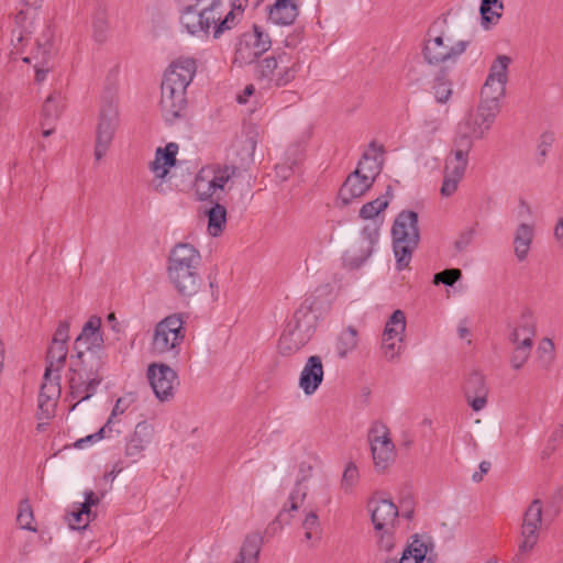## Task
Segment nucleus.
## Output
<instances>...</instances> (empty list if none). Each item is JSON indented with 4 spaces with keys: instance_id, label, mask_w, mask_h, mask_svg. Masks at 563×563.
<instances>
[{
    "instance_id": "60",
    "label": "nucleus",
    "mask_w": 563,
    "mask_h": 563,
    "mask_svg": "<svg viewBox=\"0 0 563 563\" xmlns=\"http://www.w3.org/2000/svg\"><path fill=\"white\" fill-rule=\"evenodd\" d=\"M99 501L100 498L92 490H86L85 501L81 503L79 506L86 509L87 511H91V507L97 506Z\"/></svg>"
},
{
    "instance_id": "19",
    "label": "nucleus",
    "mask_w": 563,
    "mask_h": 563,
    "mask_svg": "<svg viewBox=\"0 0 563 563\" xmlns=\"http://www.w3.org/2000/svg\"><path fill=\"white\" fill-rule=\"evenodd\" d=\"M541 522L542 503L539 499H534L523 514L521 526L522 541L518 548L520 554L531 551L537 544Z\"/></svg>"
},
{
    "instance_id": "36",
    "label": "nucleus",
    "mask_w": 563,
    "mask_h": 563,
    "mask_svg": "<svg viewBox=\"0 0 563 563\" xmlns=\"http://www.w3.org/2000/svg\"><path fill=\"white\" fill-rule=\"evenodd\" d=\"M68 354L67 345L53 344L51 343L47 351V366L45 371H49L52 374H60L64 368Z\"/></svg>"
},
{
    "instance_id": "47",
    "label": "nucleus",
    "mask_w": 563,
    "mask_h": 563,
    "mask_svg": "<svg viewBox=\"0 0 563 563\" xmlns=\"http://www.w3.org/2000/svg\"><path fill=\"white\" fill-rule=\"evenodd\" d=\"M16 522L22 529L35 531V528L32 526L33 510L27 499L22 500L19 505Z\"/></svg>"
},
{
    "instance_id": "1",
    "label": "nucleus",
    "mask_w": 563,
    "mask_h": 563,
    "mask_svg": "<svg viewBox=\"0 0 563 563\" xmlns=\"http://www.w3.org/2000/svg\"><path fill=\"white\" fill-rule=\"evenodd\" d=\"M76 355L70 357L69 389L76 406L91 398L102 382L101 369L106 364L104 341L101 333V318L92 316L76 338Z\"/></svg>"
},
{
    "instance_id": "8",
    "label": "nucleus",
    "mask_w": 563,
    "mask_h": 563,
    "mask_svg": "<svg viewBox=\"0 0 563 563\" xmlns=\"http://www.w3.org/2000/svg\"><path fill=\"white\" fill-rule=\"evenodd\" d=\"M468 45V41L453 42L450 36L434 34L433 30H429L422 47V57L428 65L446 70L450 65L456 63Z\"/></svg>"
},
{
    "instance_id": "57",
    "label": "nucleus",
    "mask_w": 563,
    "mask_h": 563,
    "mask_svg": "<svg viewBox=\"0 0 563 563\" xmlns=\"http://www.w3.org/2000/svg\"><path fill=\"white\" fill-rule=\"evenodd\" d=\"M401 342L402 340L391 339L390 341H386L385 338H383L382 349L388 360H394L398 355Z\"/></svg>"
},
{
    "instance_id": "58",
    "label": "nucleus",
    "mask_w": 563,
    "mask_h": 563,
    "mask_svg": "<svg viewBox=\"0 0 563 563\" xmlns=\"http://www.w3.org/2000/svg\"><path fill=\"white\" fill-rule=\"evenodd\" d=\"M129 406H130V401H129V399H128V398H125V397H121V398H119V399L117 400V402H115V405H114L113 409H112V412H111V415H110V417H109V419H108V421H107V424H108L109 427H111V428H112V426H113V423H114V419H115L118 416H120V415L124 413V412H125V410L129 408Z\"/></svg>"
},
{
    "instance_id": "40",
    "label": "nucleus",
    "mask_w": 563,
    "mask_h": 563,
    "mask_svg": "<svg viewBox=\"0 0 563 563\" xmlns=\"http://www.w3.org/2000/svg\"><path fill=\"white\" fill-rule=\"evenodd\" d=\"M358 343L357 331L353 327H347L343 330L336 342V352L338 355L344 358L349 353L354 351Z\"/></svg>"
},
{
    "instance_id": "38",
    "label": "nucleus",
    "mask_w": 563,
    "mask_h": 563,
    "mask_svg": "<svg viewBox=\"0 0 563 563\" xmlns=\"http://www.w3.org/2000/svg\"><path fill=\"white\" fill-rule=\"evenodd\" d=\"M65 109V98L59 92L51 93L43 104V117L46 123L54 122Z\"/></svg>"
},
{
    "instance_id": "44",
    "label": "nucleus",
    "mask_w": 563,
    "mask_h": 563,
    "mask_svg": "<svg viewBox=\"0 0 563 563\" xmlns=\"http://www.w3.org/2000/svg\"><path fill=\"white\" fill-rule=\"evenodd\" d=\"M504 4L500 0H482L481 3V16L483 24L496 22L501 16Z\"/></svg>"
},
{
    "instance_id": "3",
    "label": "nucleus",
    "mask_w": 563,
    "mask_h": 563,
    "mask_svg": "<svg viewBox=\"0 0 563 563\" xmlns=\"http://www.w3.org/2000/svg\"><path fill=\"white\" fill-rule=\"evenodd\" d=\"M180 12V24L191 35L208 34L219 38L232 30L249 5V0H189Z\"/></svg>"
},
{
    "instance_id": "4",
    "label": "nucleus",
    "mask_w": 563,
    "mask_h": 563,
    "mask_svg": "<svg viewBox=\"0 0 563 563\" xmlns=\"http://www.w3.org/2000/svg\"><path fill=\"white\" fill-rule=\"evenodd\" d=\"M167 264L168 279L179 295L190 297L198 292L202 279L199 273L201 256L197 249L188 243L176 244Z\"/></svg>"
},
{
    "instance_id": "18",
    "label": "nucleus",
    "mask_w": 563,
    "mask_h": 563,
    "mask_svg": "<svg viewBox=\"0 0 563 563\" xmlns=\"http://www.w3.org/2000/svg\"><path fill=\"white\" fill-rule=\"evenodd\" d=\"M161 90V112L164 120L172 124L185 113L187 107V89L162 81Z\"/></svg>"
},
{
    "instance_id": "33",
    "label": "nucleus",
    "mask_w": 563,
    "mask_h": 563,
    "mask_svg": "<svg viewBox=\"0 0 563 563\" xmlns=\"http://www.w3.org/2000/svg\"><path fill=\"white\" fill-rule=\"evenodd\" d=\"M316 321L317 317L312 312V301L306 299L295 311L292 319L288 323L313 334Z\"/></svg>"
},
{
    "instance_id": "23",
    "label": "nucleus",
    "mask_w": 563,
    "mask_h": 563,
    "mask_svg": "<svg viewBox=\"0 0 563 563\" xmlns=\"http://www.w3.org/2000/svg\"><path fill=\"white\" fill-rule=\"evenodd\" d=\"M323 365L318 355L310 356L299 376V387L307 396L313 395L323 380Z\"/></svg>"
},
{
    "instance_id": "62",
    "label": "nucleus",
    "mask_w": 563,
    "mask_h": 563,
    "mask_svg": "<svg viewBox=\"0 0 563 563\" xmlns=\"http://www.w3.org/2000/svg\"><path fill=\"white\" fill-rule=\"evenodd\" d=\"M553 238L556 244L563 247V217H560L556 220V223L553 229Z\"/></svg>"
},
{
    "instance_id": "17",
    "label": "nucleus",
    "mask_w": 563,
    "mask_h": 563,
    "mask_svg": "<svg viewBox=\"0 0 563 563\" xmlns=\"http://www.w3.org/2000/svg\"><path fill=\"white\" fill-rule=\"evenodd\" d=\"M118 126V111L112 103L102 107L97 125L95 157L100 161L109 150Z\"/></svg>"
},
{
    "instance_id": "9",
    "label": "nucleus",
    "mask_w": 563,
    "mask_h": 563,
    "mask_svg": "<svg viewBox=\"0 0 563 563\" xmlns=\"http://www.w3.org/2000/svg\"><path fill=\"white\" fill-rule=\"evenodd\" d=\"M238 167L228 164H212L200 169L195 180L196 194L201 201H219Z\"/></svg>"
},
{
    "instance_id": "29",
    "label": "nucleus",
    "mask_w": 563,
    "mask_h": 563,
    "mask_svg": "<svg viewBox=\"0 0 563 563\" xmlns=\"http://www.w3.org/2000/svg\"><path fill=\"white\" fill-rule=\"evenodd\" d=\"M178 153V144L170 142L165 147H158L155 158L150 164L151 172L157 178H165L168 169L176 165V155Z\"/></svg>"
},
{
    "instance_id": "56",
    "label": "nucleus",
    "mask_w": 563,
    "mask_h": 563,
    "mask_svg": "<svg viewBox=\"0 0 563 563\" xmlns=\"http://www.w3.org/2000/svg\"><path fill=\"white\" fill-rule=\"evenodd\" d=\"M442 123L443 121L440 117L429 115L423 120L421 128L423 133L432 135L440 131Z\"/></svg>"
},
{
    "instance_id": "21",
    "label": "nucleus",
    "mask_w": 563,
    "mask_h": 563,
    "mask_svg": "<svg viewBox=\"0 0 563 563\" xmlns=\"http://www.w3.org/2000/svg\"><path fill=\"white\" fill-rule=\"evenodd\" d=\"M60 374H52L45 371L38 395V419L53 417L57 400L60 396Z\"/></svg>"
},
{
    "instance_id": "24",
    "label": "nucleus",
    "mask_w": 563,
    "mask_h": 563,
    "mask_svg": "<svg viewBox=\"0 0 563 563\" xmlns=\"http://www.w3.org/2000/svg\"><path fill=\"white\" fill-rule=\"evenodd\" d=\"M464 396L474 411H481L486 407L488 388L482 374L474 372L468 375L464 385Z\"/></svg>"
},
{
    "instance_id": "48",
    "label": "nucleus",
    "mask_w": 563,
    "mask_h": 563,
    "mask_svg": "<svg viewBox=\"0 0 563 563\" xmlns=\"http://www.w3.org/2000/svg\"><path fill=\"white\" fill-rule=\"evenodd\" d=\"M360 478V473L356 465L353 462H350L343 472L341 479V487L345 493H350L354 486L357 484Z\"/></svg>"
},
{
    "instance_id": "7",
    "label": "nucleus",
    "mask_w": 563,
    "mask_h": 563,
    "mask_svg": "<svg viewBox=\"0 0 563 563\" xmlns=\"http://www.w3.org/2000/svg\"><path fill=\"white\" fill-rule=\"evenodd\" d=\"M184 324L185 318L181 313H173L162 319L154 329L151 342L153 354L176 358L186 334Z\"/></svg>"
},
{
    "instance_id": "39",
    "label": "nucleus",
    "mask_w": 563,
    "mask_h": 563,
    "mask_svg": "<svg viewBox=\"0 0 563 563\" xmlns=\"http://www.w3.org/2000/svg\"><path fill=\"white\" fill-rule=\"evenodd\" d=\"M432 90L437 102L446 103L450 100L453 90L452 82L448 78L446 70L441 69L435 76Z\"/></svg>"
},
{
    "instance_id": "27",
    "label": "nucleus",
    "mask_w": 563,
    "mask_h": 563,
    "mask_svg": "<svg viewBox=\"0 0 563 563\" xmlns=\"http://www.w3.org/2000/svg\"><path fill=\"white\" fill-rule=\"evenodd\" d=\"M368 177L354 170L345 179L340 188L339 199L344 203H350L353 199L363 196L373 185Z\"/></svg>"
},
{
    "instance_id": "53",
    "label": "nucleus",
    "mask_w": 563,
    "mask_h": 563,
    "mask_svg": "<svg viewBox=\"0 0 563 563\" xmlns=\"http://www.w3.org/2000/svg\"><path fill=\"white\" fill-rule=\"evenodd\" d=\"M475 236V229L468 228L462 231L456 239L454 246L457 252H464L472 244Z\"/></svg>"
},
{
    "instance_id": "50",
    "label": "nucleus",
    "mask_w": 563,
    "mask_h": 563,
    "mask_svg": "<svg viewBox=\"0 0 563 563\" xmlns=\"http://www.w3.org/2000/svg\"><path fill=\"white\" fill-rule=\"evenodd\" d=\"M373 243L374 241L369 239L367 241L366 247L362 249V254L347 256L345 258V265L351 269L360 268L365 263V261L371 256L373 251Z\"/></svg>"
},
{
    "instance_id": "6",
    "label": "nucleus",
    "mask_w": 563,
    "mask_h": 563,
    "mask_svg": "<svg viewBox=\"0 0 563 563\" xmlns=\"http://www.w3.org/2000/svg\"><path fill=\"white\" fill-rule=\"evenodd\" d=\"M394 240V254L398 271L409 266L413 251L420 241L418 214L411 210L401 211L391 228Z\"/></svg>"
},
{
    "instance_id": "22",
    "label": "nucleus",
    "mask_w": 563,
    "mask_h": 563,
    "mask_svg": "<svg viewBox=\"0 0 563 563\" xmlns=\"http://www.w3.org/2000/svg\"><path fill=\"white\" fill-rule=\"evenodd\" d=\"M196 71L197 63L195 58L179 57L174 60L165 71L163 82L187 89Z\"/></svg>"
},
{
    "instance_id": "49",
    "label": "nucleus",
    "mask_w": 563,
    "mask_h": 563,
    "mask_svg": "<svg viewBox=\"0 0 563 563\" xmlns=\"http://www.w3.org/2000/svg\"><path fill=\"white\" fill-rule=\"evenodd\" d=\"M462 277V272L459 268H448L440 273L434 274L433 284H444L446 286H453Z\"/></svg>"
},
{
    "instance_id": "61",
    "label": "nucleus",
    "mask_w": 563,
    "mask_h": 563,
    "mask_svg": "<svg viewBox=\"0 0 563 563\" xmlns=\"http://www.w3.org/2000/svg\"><path fill=\"white\" fill-rule=\"evenodd\" d=\"M93 27H95V34H96L97 40L101 41L103 38L104 31L107 27L106 18L103 15L97 18L93 21Z\"/></svg>"
},
{
    "instance_id": "59",
    "label": "nucleus",
    "mask_w": 563,
    "mask_h": 563,
    "mask_svg": "<svg viewBox=\"0 0 563 563\" xmlns=\"http://www.w3.org/2000/svg\"><path fill=\"white\" fill-rule=\"evenodd\" d=\"M516 214L519 220H525L532 217V208L525 198H519Z\"/></svg>"
},
{
    "instance_id": "10",
    "label": "nucleus",
    "mask_w": 563,
    "mask_h": 563,
    "mask_svg": "<svg viewBox=\"0 0 563 563\" xmlns=\"http://www.w3.org/2000/svg\"><path fill=\"white\" fill-rule=\"evenodd\" d=\"M299 70V58L286 51H275L257 64L258 75L275 87H284L291 82Z\"/></svg>"
},
{
    "instance_id": "42",
    "label": "nucleus",
    "mask_w": 563,
    "mask_h": 563,
    "mask_svg": "<svg viewBox=\"0 0 563 563\" xmlns=\"http://www.w3.org/2000/svg\"><path fill=\"white\" fill-rule=\"evenodd\" d=\"M555 360V345L552 339L543 338L537 347V361L543 369H549Z\"/></svg>"
},
{
    "instance_id": "55",
    "label": "nucleus",
    "mask_w": 563,
    "mask_h": 563,
    "mask_svg": "<svg viewBox=\"0 0 563 563\" xmlns=\"http://www.w3.org/2000/svg\"><path fill=\"white\" fill-rule=\"evenodd\" d=\"M69 339V323L60 321L52 339L53 344L67 345Z\"/></svg>"
},
{
    "instance_id": "13",
    "label": "nucleus",
    "mask_w": 563,
    "mask_h": 563,
    "mask_svg": "<svg viewBox=\"0 0 563 563\" xmlns=\"http://www.w3.org/2000/svg\"><path fill=\"white\" fill-rule=\"evenodd\" d=\"M470 152L468 143L453 141V150L445 161L444 178L440 190L443 197H450L456 191L460 181L464 177Z\"/></svg>"
},
{
    "instance_id": "63",
    "label": "nucleus",
    "mask_w": 563,
    "mask_h": 563,
    "mask_svg": "<svg viewBox=\"0 0 563 563\" xmlns=\"http://www.w3.org/2000/svg\"><path fill=\"white\" fill-rule=\"evenodd\" d=\"M490 470V463L487 461H483L479 464V472H475L472 476L473 481L478 483L483 479V475L488 473Z\"/></svg>"
},
{
    "instance_id": "12",
    "label": "nucleus",
    "mask_w": 563,
    "mask_h": 563,
    "mask_svg": "<svg viewBox=\"0 0 563 563\" xmlns=\"http://www.w3.org/2000/svg\"><path fill=\"white\" fill-rule=\"evenodd\" d=\"M498 112L488 110L486 106L479 104L475 113L470 114L457 125L454 142L468 143L472 150L475 140L483 139L490 130Z\"/></svg>"
},
{
    "instance_id": "5",
    "label": "nucleus",
    "mask_w": 563,
    "mask_h": 563,
    "mask_svg": "<svg viewBox=\"0 0 563 563\" xmlns=\"http://www.w3.org/2000/svg\"><path fill=\"white\" fill-rule=\"evenodd\" d=\"M401 511L389 499L374 498L368 503L371 520L377 537V545L385 552H391L395 547V532L399 517L410 520L413 517V504L410 499L400 503Z\"/></svg>"
},
{
    "instance_id": "52",
    "label": "nucleus",
    "mask_w": 563,
    "mask_h": 563,
    "mask_svg": "<svg viewBox=\"0 0 563 563\" xmlns=\"http://www.w3.org/2000/svg\"><path fill=\"white\" fill-rule=\"evenodd\" d=\"M554 141L555 136L553 132L547 131L541 134L537 146L538 156L541 158V161H544Z\"/></svg>"
},
{
    "instance_id": "54",
    "label": "nucleus",
    "mask_w": 563,
    "mask_h": 563,
    "mask_svg": "<svg viewBox=\"0 0 563 563\" xmlns=\"http://www.w3.org/2000/svg\"><path fill=\"white\" fill-rule=\"evenodd\" d=\"M406 551L407 553L413 554L419 562H422L427 555L428 547L416 536L413 541L407 547Z\"/></svg>"
},
{
    "instance_id": "34",
    "label": "nucleus",
    "mask_w": 563,
    "mask_h": 563,
    "mask_svg": "<svg viewBox=\"0 0 563 563\" xmlns=\"http://www.w3.org/2000/svg\"><path fill=\"white\" fill-rule=\"evenodd\" d=\"M213 206L206 210L208 217V232L211 236H219L227 224V209L218 201L212 202Z\"/></svg>"
},
{
    "instance_id": "14",
    "label": "nucleus",
    "mask_w": 563,
    "mask_h": 563,
    "mask_svg": "<svg viewBox=\"0 0 563 563\" xmlns=\"http://www.w3.org/2000/svg\"><path fill=\"white\" fill-rule=\"evenodd\" d=\"M271 47L269 34L261 26L254 25L252 32H246L240 37L235 47L234 62L240 65L252 64Z\"/></svg>"
},
{
    "instance_id": "37",
    "label": "nucleus",
    "mask_w": 563,
    "mask_h": 563,
    "mask_svg": "<svg viewBox=\"0 0 563 563\" xmlns=\"http://www.w3.org/2000/svg\"><path fill=\"white\" fill-rule=\"evenodd\" d=\"M391 198L393 188L391 186H387L386 192L383 196L363 205V207L360 210V217L362 219H374L388 207V203Z\"/></svg>"
},
{
    "instance_id": "43",
    "label": "nucleus",
    "mask_w": 563,
    "mask_h": 563,
    "mask_svg": "<svg viewBox=\"0 0 563 563\" xmlns=\"http://www.w3.org/2000/svg\"><path fill=\"white\" fill-rule=\"evenodd\" d=\"M512 344L515 345V347L511 352L510 365L515 371H519L528 362L533 343L516 342Z\"/></svg>"
},
{
    "instance_id": "45",
    "label": "nucleus",
    "mask_w": 563,
    "mask_h": 563,
    "mask_svg": "<svg viewBox=\"0 0 563 563\" xmlns=\"http://www.w3.org/2000/svg\"><path fill=\"white\" fill-rule=\"evenodd\" d=\"M93 517L95 516L91 511H87L82 507L78 506L68 514V526L73 530L86 529Z\"/></svg>"
},
{
    "instance_id": "28",
    "label": "nucleus",
    "mask_w": 563,
    "mask_h": 563,
    "mask_svg": "<svg viewBox=\"0 0 563 563\" xmlns=\"http://www.w3.org/2000/svg\"><path fill=\"white\" fill-rule=\"evenodd\" d=\"M536 234L533 223L520 222L514 231V253L519 262L527 260Z\"/></svg>"
},
{
    "instance_id": "41",
    "label": "nucleus",
    "mask_w": 563,
    "mask_h": 563,
    "mask_svg": "<svg viewBox=\"0 0 563 563\" xmlns=\"http://www.w3.org/2000/svg\"><path fill=\"white\" fill-rule=\"evenodd\" d=\"M260 550L258 539L256 537H249L245 539L233 563H257Z\"/></svg>"
},
{
    "instance_id": "16",
    "label": "nucleus",
    "mask_w": 563,
    "mask_h": 563,
    "mask_svg": "<svg viewBox=\"0 0 563 563\" xmlns=\"http://www.w3.org/2000/svg\"><path fill=\"white\" fill-rule=\"evenodd\" d=\"M313 462L317 461V457L310 456L308 460L301 461L298 466V476L295 483L294 488L291 489L287 503L284 505L283 509L278 514L277 519L282 523H289L291 519V511L298 510L300 505L307 497L308 486L307 482L312 476L313 471Z\"/></svg>"
},
{
    "instance_id": "46",
    "label": "nucleus",
    "mask_w": 563,
    "mask_h": 563,
    "mask_svg": "<svg viewBox=\"0 0 563 563\" xmlns=\"http://www.w3.org/2000/svg\"><path fill=\"white\" fill-rule=\"evenodd\" d=\"M302 529L305 530V539L307 541H319L321 538V528L319 517L314 511L306 515L302 521Z\"/></svg>"
},
{
    "instance_id": "30",
    "label": "nucleus",
    "mask_w": 563,
    "mask_h": 563,
    "mask_svg": "<svg viewBox=\"0 0 563 563\" xmlns=\"http://www.w3.org/2000/svg\"><path fill=\"white\" fill-rule=\"evenodd\" d=\"M152 429L146 422L136 424L135 430L125 446V454L134 461L142 456L143 451L151 442Z\"/></svg>"
},
{
    "instance_id": "31",
    "label": "nucleus",
    "mask_w": 563,
    "mask_h": 563,
    "mask_svg": "<svg viewBox=\"0 0 563 563\" xmlns=\"http://www.w3.org/2000/svg\"><path fill=\"white\" fill-rule=\"evenodd\" d=\"M298 15V8L295 0H276L271 7L268 19L277 25H290Z\"/></svg>"
},
{
    "instance_id": "64",
    "label": "nucleus",
    "mask_w": 563,
    "mask_h": 563,
    "mask_svg": "<svg viewBox=\"0 0 563 563\" xmlns=\"http://www.w3.org/2000/svg\"><path fill=\"white\" fill-rule=\"evenodd\" d=\"M563 439V424H558L551 432L549 441L553 443V446Z\"/></svg>"
},
{
    "instance_id": "35",
    "label": "nucleus",
    "mask_w": 563,
    "mask_h": 563,
    "mask_svg": "<svg viewBox=\"0 0 563 563\" xmlns=\"http://www.w3.org/2000/svg\"><path fill=\"white\" fill-rule=\"evenodd\" d=\"M405 331H406V316H405L404 311H401L399 309L395 310L386 322V325H385V329L383 332V338H385L386 341H390L391 339L404 341Z\"/></svg>"
},
{
    "instance_id": "32",
    "label": "nucleus",
    "mask_w": 563,
    "mask_h": 563,
    "mask_svg": "<svg viewBox=\"0 0 563 563\" xmlns=\"http://www.w3.org/2000/svg\"><path fill=\"white\" fill-rule=\"evenodd\" d=\"M536 334V322L531 311L526 310L521 313L518 323L512 327L509 334V341L516 342H529L533 343V336Z\"/></svg>"
},
{
    "instance_id": "15",
    "label": "nucleus",
    "mask_w": 563,
    "mask_h": 563,
    "mask_svg": "<svg viewBox=\"0 0 563 563\" xmlns=\"http://www.w3.org/2000/svg\"><path fill=\"white\" fill-rule=\"evenodd\" d=\"M368 441L375 468L384 472L396 459V449L388 428L382 422H374L368 432Z\"/></svg>"
},
{
    "instance_id": "26",
    "label": "nucleus",
    "mask_w": 563,
    "mask_h": 563,
    "mask_svg": "<svg viewBox=\"0 0 563 563\" xmlns=\"http://www.w3.org/2000/svg\"><path fill=\"white\" fill-rule=\"evenodd\" d=\"M383 145H378L375 141L371 142L367 150L363 153L355 170L361 172V174L374 181L383 169Z\"/></svg>"
},
{
    "instance_id": "11",
    "label": "nucleus",
    "mask_w": 563,
    "mask_h": 563,
    "mask_svg": "<svg viewBox=\"0 0 563 563\" xmlns=\"http://www.w3.org/2000/svg\"><path fill=\"white\" fill-rule=\"evenodd\" d=\"M510 63V57L498 55L489 68V74L481 91L482 101L479 103L486 106L488 110L499 112V100L506 92Z\"/></svg>"
},
{
    "instance_id": "20",
    "label": "nucleus",
    "mask_w": 563,
    "mask_h": 563,
    "mask_svg": "<svg viewBox=\"0 0 563 563\" xmlns=\"http://www.w3.org/2000/svg\"><path fill=\"white\" fill-rule=\"evenodd\" d=\"M147 378L159 400H169L174 396L177 373L170 366L163 363L151 364L147 367Z\"/></svg>"
},
{
    "instance_id": "2",
    "label": "nucleus",
    "mask_w": 563,
    "mask_h": 563,
    "mask_svg": "<svg viewBox=\"0 0 563 563\" xmlns=\"http://www.w3.org/2000/svg\"><path fill=\"white\" fill-rule=\"evenodd\" d=\"M15 27L11 32L10 69L14 63L33 62L36 82H43L54 67V31L45 22H35L24 11L15 16Z\"/></svg>"
},
{
    "instance_id": "25",
    "label": "nucleus",
    "mask_w": 563,
    "mask_h": 563,
    "mask_svg": "<svg viewBox=\"0 0 563 563\" xmlns=\"http://www.w3.org/2000/svg\"><path fill=\"white\" fill-rule=\"evenodd\" d=\"M312 333L287 323L278 341V351L289 356L298 352L311 339Z\"/></svg>"
},
{
    "instance_id": "51",
    "label": "nucleus",
    "mask_w": 563,
    "mask_h": 563,
    "mask_svg": "<svg viewBox=\"0 0 563 563\" xmlns=\"http://www.w3.org/2000/svg\"><path fill=\"white\" fill-rule=\"evenodd\" d=\"M112 432V428L109 427L107 423L96 433L89 434L85 438H81L75 442V446L77 449H84L87 446V444L96 443L100 441L101 439L107 437V433Z\"/></svg>"
}]
</instances>
